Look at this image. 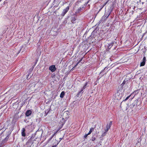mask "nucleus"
Returning <instances> with one entry per match:
<instances>
[{
	"label": "nucleus",
	"mask_w": 147,
	"mask_h": 147,
	"mask_svg": "<svg viewBox=\"0 0 147 147\" xmlns=\"http://www.w3.org/2000/svg\"><path fill=\"white\" fill-rule=\"evenodd\" d=\"M114 42H112L111 43L108 44V48L109 49H110L112 47L113 45Z\"/></svg>",
	"instance_id": "9d476101"
},
{
	"label": "nucleus",
	"mask_w": 147,
	"mask_h": 147,
	"mask_svg": "<svg viewBox=\"0 0 147 147\" xmlns=\"http://www.w3.org/2000/svg\"><path fill=\"white\" fill-rule=\"evenodd\" d=\"M96 140V138L95 137H92V141H94Z\"/></svg>",
	"instance_id": "a211bd4d"
},
{
	"label": "nucleus",
	"mask_w": 147,
	"mask_h": 147,
	"mask_svg": "<svg viewBox=\"0 0 147 147\" xmlns=\"http://www.w3.org/2000/svg\"><path fill=\"white\" fill-rule=\"evenodd\" d=\"M82 9V8L80 7L79 9V11L81 10Z\"/></svg>",
	"instance_id": "a878e982"
},
{
	"label": "nucleus",
	"mask_w": 147,
	"mask_h": 147,
	"mask_svg": "<svg viewBox=\"0 0 147 147\" xmlns=\"http://www.w3.org/2000/svg\"><path fill=\"white\" fill-rule=\"evenodd\" d=\"M94 129V128L93 127H91L90 129V130L88 133V134H90L93 131Z\"/></svg>",
	"instance_id": "f3484780"
},
{
	"label": "nucleus",
	"mask_w": 147,
	"mask_h": 147,
	"mask_svg": "<svg viewBox=\"0 0 147 147\" xmlns=\"http://www.w3.org/2000/svg\"><path fill=\"white\" fill-rule=\"evenodd\" d=\"M9 136L7 135L6 137L3 140V141H2V142L1 143V144L2 145V144H3L4 143H5L9 139Z\"/></svg>",
	"instance_id": "39448f33"
},
{
	"label": "nucleus",
	"mask_w": 147,
	"mask_h": 147,
	"mask_svg": "<svg viewBox=\"0 0 147 147\" xmlns=\"http://www.w3.org/2000/svg\"><path fill=\"white\" fill-rule=\"evenodd\" d=\"M83 90H83V89L82 88L81 90L77 94L78 96H79L80 94H82L83 93Z\"/></svg>",
	"instance_id": "2eb2a0df"
},
{
	"label": "nucleus",
	"mask_w": 147,
	"mask_h": 147,
	"mask_svg": "<svg viewBox=\"0 0 147 147\" xmlns=\"http://www.w3.org/2000/svg\"><path fill=\"white\" fill-rule=\"evenodd\" d=\"M60 140L59 141H57V142H58V144L60 142Z\"/></svg>",
	"instance_id": "cd10ccee"
},
{
	"label": "nucleus",
	"mask_w": 147,
	"mask_h": 147,
	"mask_svg": "<svg viewBox=\"0 0 147 147\" xmlns=\"http://www.w3.org/2000/svg\"><path fill=\"white\" fill-rule=\"evenodd\" d=\"M112 121H110L109 124L107 125V128L109 129L110 128L111 126L112 125Z\"/></svg>",
	"instance_id": "9b49d317"
},
{
	"label": "nucleus",
	"mask_w": 147,
	"mask_h": 147,
	"mask_svg": "<svg viewBox=\"0 0 147 147\" xmlns=\"http://www.w3.org/2000/svg\"><path fill=\"white\" fill-rule=\"evenodd\" d=\"M59 139L61 141V140H62V138H59Z\"/></svg>",
	"instance_id": "bb28decb"
},
{
	"label": "nucleus",
	"mask_w": 147,
	"mask_h": 147,
	"mask_svg": "<svg viewBox=\"0 0 147 147\" xmlns=\"http://www.w3.org/2000/svg\"><path fill=\"white\" fill-rule=\"evenodd\" d=\"M69 7L68 6L66 8L63 10V12L62 13V15L63 16H64L67 12L68 11L69 9Z\"/></svg>",
	"instance_id": "f257e3e1"
},
{
	"label": "nucleus",
	"mask_w": 147,
	"mask_h": 147,
	"mask_svg": "<svg viewBox=\"0 0 147 147\" xmlns=\"http://www.w3.org/2000/svg\"><path fill=\"white\" fill-rule=\"evenodd\" d=\"M56 69L55 65H52L49 67V70L52 72L55 71Z\"/></svg>",
	"instance_id": "f03ea898"
},
{
	"label": "nucleus",
	"mask_w": 147,
	"mask_h": 147,
	"mask_svg": "<svg viewBox=\"0 0 147 147\" xmlns=\"http://www.w3.org/2000/svg\"><path fill=\"white\" fill-rule=\"evenodd\" d=\"M138 100H135L134 101V103H133L132 104L130 105V108H132L135 105H136V106L137 105V102H138Z\"/></svg>",
	"instance_id": "7ed1b4c3"
},
{
	"label": "nucleus",
	"mask_w": 147,
	"mask_h": 147,
	"mask_svg": "<svg viewBox=\"0 0 147 147\" xmlns=\"http://www.w3.org/2000/svg\"><path fill=\"white\" fill-rule=\"evenodd\" d=\"M89 134H86L84 136V138H87V136H88V135H89Z\"/></svg>",
	"instance_id": "412c9836"
},
{
	"label": "nucleus",
	"mask_w": 147,
	"mask_h": 147,
	"mask_svg": "<svg viewBox=\"0 0 147 147\" xmlns=\"http://www.w3.org/2000/svg\"><path fill=\"white\" fill-rule=\"evenodd\" d=\"M1 0H0V1H1Z\"/></svg>",
	"instance_id": "c756f323"
},
{
	"label": "nucleus",
	"mask_w": 147,
	"mask_h": 147,
	"mask_svg": "<svg viewBox=\"0 0 147 147\" xmlns=\"http://www.w3.org/2000/svg\"><path fill=\"white\" fill-rule=\"evenodd\" d=\"M56 145H53L52 147H56Z\"/></svg>",
	"instance_id": "393cba45"
},
{
	"label": "nucleus",
	"mask_w": 147,
	"mask_h": 147,
	"mask_svg": "<svg viewBox=\"0 0 147 147\" xmlns=\"http://www.w3.org/2000/svg\"><path fill=\"white\" fill-rule=\"evenodd\" d=\"M31 113L32 111L30 110H28L26 113V115L27 116H28L31 115Z\"/></svg>",
	"instance_id": "6e6552de"
},
{
	"label": "nucleus",
	"mask_w": 147,
	"mask_h": 147,
	"mask_svg": "<svg viewBox=\"0 0 147 147\" xmlns=\"http://www.w3.org/2000/svg\"><path fill=\"white\" fill-rule=\"evenodd\" d=\"M79 63V62H78L76 64V65H75V67H76L78 65V64Z\"/></svg>",
	"instance_id": "4be33fe9"
},
{
	"label": "nucleus",
	"mask_w": 147,
	"mask_h": 147,
	"mask_svg": "<svg viewBox=\"0 0 147 147\" xmlns=\"http://www.w3.org/2000/svg\"><path fill=\"white\" fill-rule=\"evenodd\" d=\"M82 58L80 60V61H79V62H79V63L80 62H81V61H82Z\"/></svg>",
	"instance_id": "5701e85b"
},
{
	"label": "nucleus",
	"mask_w": 147,
	"mask_h": 147,
	"mask_svg": "<svg viewBox=\"0 0 147 147\" xmlns=\"http://www.w3.org/2000/svg\"><path fill=\"white\" fill-rule=\"evenodd\" d=\"M130 95L128 96L124 100V101L127 100L130 97Z\"/></svg>",
	"instance_id": "6ab92c4d"
},
{
	"label": "nucleus",
	"mask_w": 147,
	"mask_h": 147,
	"mask_svg": "<svg viewBox=\"0 0 147 147\" xmlns=\"http://www.w3.org/2000/svg\"><path fill=\"white\" fill-rule=\"evenodd\" d=\"M83 90H83V89L82 88L81 90L77 94L78 96H79L80 94H82L83 93Z\"/></svg>",
	"instance_id": "dca6fc26"
},
{
	"label": "nucleus",
	"mask_w": 147,
	"mask_h": 147,
	"mask_svg": "<svg viewBox=\"0 0 147 147\" xmlns=\"http://www.w3.org/2000/svg\"><path fill=\"white\" fill-rule=\"evenodd\" d=\"M109 0H108L106 2V3H105V5L108 2V1H109Z\"/></svg>",
	"instance_id": "b1692460"
},
{
	"label": "nucleus",
	"mask_w": 147,
	"mask_h": 147,
	"mask_svg": "<svg viewBox=\"0 0 147 147\" xmlns=\"http://www.w3.org/2000/svg\"><path fill=\"white\" fill-rule=\"evenodd\" d=\"M142 60V62L140 64V66H143L145 65L146 61V58L145 57H144Z\"/></svg>",
	"instance_id": "20e7f679"
},
{
	"label": "nucleus",
	"mask_w": 147,
	"mask_h": 147,
	"mask_svg": "<svg viewBox=\"0 0 147 147\" xmlns=\"http://www.w3.org/2000/svg\"><path fill=\"white\" fill-rule=\"evenodd\" d=\"M75 20H76V19L75 18H74V21H75Z\"/></svg>",
	"instance_id": "c85d7f7f"
},
{
	"label": "nucleus",
	"mask_w": 147,
	"mask_h": 147,
	"mask_svg": "<svg viewBox=\"0 0 147 147\" xmlns=\"http://www.w3.org/2000/svg\"><path fill=\"white\" fill-rule=\"evenodd\" d=\"M52 144L53 145H56L57 146L58 144V142H57V140H56V139H53V141Z\"/></svg>",
	"instance_id": "423d86ee"
},
{
	"label": "nucleus",
	"mask_w": 147,
	"mask_h": 147,
	"mask_svg": "<svg viewBox=\"0 0 147 147\" xmlns=\"http://www.w3.org/2000/svg\"><path fill=\"white\" fill-rule=\"evenodd\" d=\"M88 82H86L85 84L84 85V86L82 88L83 90H84V89H85L87 86H88Z\"/></svg>",
	"instance_id": "4468645a"
},
{
	"label": "nucleus",
	"mask_w": 147,
	"mask_h": 147,
	"mask_svg": "<svg viewBox=\"0 0 147 147\" xmlns=\"http://www.w3.org/2000/svg\"><path fill=\"white\" fill-rule=\"evenodd\" d=\"M109 129L107 128V129L105 130V132L102 133V136H105L106 133L108 131Z\"/></svg>",
	"instance_id": "ddd939ff"
},
{
	"label": "nucleus",
	"mask_w": 147,
	"mask_h": 147,
	"mask_svg": "<svg viewBox=\"0 0 147 147\" xmlns=\"http://www.w3.org/2000/svg\"><path fill=\"white\" fill-rule=\"evenodd\" d=\"M59 130H57V131L55 132H54L53 134L51 137L48 140V142H49L53 138V137L55 136L56 134L57 133L58 131Z\"/></svg>",
	"instance_id": "1a4fd4ad"
},
{
	"label": "nucleus",
	"mask_w": 147,
	"mask_h": 147,
	"mask_svg": "<svg viewBox=\"0 0 147 147\" xmlns=\"http://www.w3.org/2000/svg\"><path fill=\"white\" fill-rule=\"evenodd\" d=\"M25 129L24 128H23L22 130V135L23 136H25L26 134L25 133Z\"/></svg>",
	"instance_id": "0eeeda50"
},
{
	"label": "nucleus",
	"mask_w": 147,
	"mask_h": 147,
	"mask_svg": "<svg viewBox=\"0 0 147 147\" xmlns=\"http://www.w3.org/2000/svg\"><path fill=\"white\" fill-rule=\"evenodd\" d=\"M106 69H107V67H105L104 68V69L103 70H102L101 71V72H100V73H102V72H103L104 71V70H105Z\"/></svg>",
	"instance_id": "aec40b11"
},
{
	"label": "nucleus",
	"mask_w": 147,
	"mask_h": 147,
	"mask_svg": "<svg viewBox=\"0 0 147 147\" xmlns=\"http://www.w3.org/2000/svg\"><path fill=\"white\" fill-rule=\"evenodd\" d=\"M65 92L63 91H62L61 93L60 94V97L61 98H63L64 95H65Z\"/></svg>",
	"instance_id": "f8f14e48"
}]
</instances>
